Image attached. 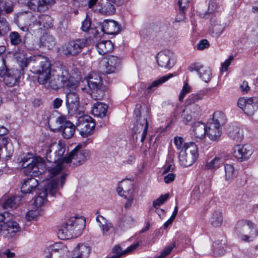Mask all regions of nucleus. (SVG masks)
<instances>
[{"label": "nucleus", "mask_w": 258, "mask_h": 258, "mask_svg": "<svg viewBox=\"0 0 258 258\" xmlns=\"http://www.w3.org/2000/svg\"><path fill=\"white\" fill-rule=\"evenodd\" d=\"M88 154L89 152L84 150L82 145H78L70 152L68 156H64L63 160L65 163H69L70 166H80L85 162Z\"/></svg>", "instance_id": "nucleus-10"}, {"label": "nucleus", "mask_w": 258, "mask_h": 258, "mask_svg": "<svg viewBox=\"0 0 258 258\" xmlns=\"http://www.w3.org/2000/svg\"><path fill=\"white\" fill-rule=\"evenodd\" d=\"M206 134L211 140L218 141L222 134L221 127L209 123L208 126L206 127Z\"/></svg>", "instance_id": "nucleus-32"}, {"label": "nucleus", "mask_w": 258, "mask_h": 258, "mask_svg": "<svg viewBox=\"0 0 258 258\" xmlns=\"http://www.w3.org/2000/svg\"><path fill=\"white\" fill-rule=\"evenodd\" d=\"M211 183L210 181L204 182L199 186L198 189L201 194L208 195L211 191Z\"/></svg>", "instance_id": "nucleus-50"}, {"label": "nucleus", "mask_w": 258, "mask_h": 258, "mask_svg": "<svg viewBox=\"0 0 258 258\" xmlns=\"http://www.w3.org/2000/svg\"><path fill=\"white\" fill-rule=\"evenodd\" d=\"M191 112H190L187 108H185L184 109L182 112L181 116L182 118V121L184 122L185 124H188V122L191 121L193 117H195V116H194V114H191Z\"/></svg>", "instance_id": "nucleus-52"}, {"label": "nucleus", "mask_w": 258, "mask_h": 258, "mask_svg": "<svg viewBox=\"0 0 258 258\" xmlns=\"http://www.w3.org/2000/svg\"><path fill=\"white\" fill-rule=\"evenodd\" d=\"M123 192L122 197H128L134 195V188L133 184L127 181L122 182Z\"/></svg>", "instance_id": "nucleus-43"}, {"label": "nucleus", "mask_w": 258, "mask_h": 258, "mask_svg": "<svg viewBox=\"0 0 258 258\" xmlns=\"http://www.w3.org/2000/svg\"><path fill=\"white\" fill-rule=\"evenodd\" d=\"M175 243L173 242L170 245L165 247V248L161 252V254L157 257V258L165 257L171 252L172 249L175 247Z\"/></svg>", "instance_id": "nucleus-54"}, {"label": "nucleus", "mask_w": 258, "mask_h": 258, "mask_svg": "<svg viewBox=\"0 0 258 258\" xmlns=\"http://www.w3.org/2000/svg\"><path fill=\"white\" fill-rule=\"evenodd\" d=\"M210 44L207 40L203 39L201 40L197 45L198 50H202L209 47Z\"/></svg>", "instance_id": "nucleus-63"}, {"label": "nucleus", "mask_w": 258, "mask_h": 258, "mask_svg": "<svg viewBox=\"0 0 258 258\" xmlns=\"http://www.w3.org/2000/svg\"><path fill=\"white\" fill-rule=\"evenodd\" d=\"M22 45L28 50H38L41 46V43L39 39L30 35L24 37Z\"/></svg>", "instance_id": "nucleus-28"}, {"label": "nucleus", "mask_w": 258, "mask_h": 258, "mask_svg": "<svg viewBox=\"0 0 258 258\" xmlns=\"http://www.w3.org/2000/svg\"><path fill=\"white\" fill-rule=\"evenodd\" d=\"M20 229L21 228L19 224L17 222L13 221L8 225L6 224L3 226L2 229L0 230V233L6 236L8 234L9 236L13 237L17 232L20 231Z\"/></svg>", "instance_id": "nucleus-30"}, {"label": "nucleus", "mask_w": 258, "mask_h": 258, "mask_svg": "<svg viewBox=\"0 0 258 258\" xmlns=\"http://www.w3.org/2000/svg\"><path fill=\"white\" fill-rule=\"evenodd\" d=\"M13 11V8L11 6H7L6 0H0V15L1 14H9Z\"/></svg>", "instance_id": "nucleus-53"}, {"label": "nucleus", "mask_w": 258, "mask_h": 258, "mask_svg": "<svg viewBox=\"0 0 258 258\" xmlns=\"http://www.w3.org/2000/svg\"><path fill=\"white\" fill-rule=\"evenodd\" d=\"M175 243L173 242L170 245L165 247V248L161 252V254L157 257V258L165 257L171 252L172 249L175 247Z\"/></svg>", "instance_id": "nucleus-55"}, {"label": "nucleus", "mask_w": 258, "mask_h": 258, "mask_svg": "<svg viewBox=\"0 0 258 258\" xmlns=\"http://www.w3.org/2000/svg\"><path fill=\"white\" fill-rule=\"evenodd\" d=\"M56 77L62 87L68 89H74L77 87V81L69 73V70L63 66L57 68L55 71Z\"/></svg>", "instance_id": "nucleus-11"}, {"label": "nucleus", "mask_w": 258, "mask_h": 258, "mask_svg": "<svg viewBox=\"0 0 258 258\" xmlns=\"http://www.w3.org/2000/svg\"><path fill=\"white\" fill-rule=\"evenodd\" d=\"M66 174H62L60 178H55L50 180H47L45 184L38 188L35 197L34 205L36 207L42 206L46 201V197L49 195L54 196L57 193L60 188H62L66 182Z\"/></svg>", "instance_id": "nucleus-3"}, {"label": "nucleus", "mask_w": 258, "mask_h": 258, "mask_svg": "<svg viewBox=\"0 0 258 258\" xmlns=\"http://www.w3.org/2000/svg\"><path fill=\"white\" fill-rule=\"evenodd\" d=\"M79 97L77 93L75 92H70L66 95V106L69 113L76 112L79 106Z\"/></svg>", "instance_id": "nucleus-21"}, {"label": "nucleus", "mask_w": 258, "mask_h": 258, "mask_svg": "<svg viewBox=\"0 0 258 258\" xmlns=\"http://www.w3.org/2000/svg\"><path fill=\"white\" fill-rule=\"evenodd\" d=\"M96 47L98 53L103 55L113 50V44L110 40H104L98 42L96 45Z\"/></svg>", "instance_id": "nucleus-35"}, {"label": "nucleus", "mask_w": 258, "mask_h": 258, "mask_svg": "<svg viewBox=\"0 0 258 258\" xmlns=\"http://www.w3.org/2000/svg\"><path fill=\"white\" fill-rule=\"evenodd\" d=\"M252 152L251 147L248 145H237L233 149V156L241 161L248 159Z\"/></svg>", "instance_id": "nucleus-17"}, {"label": "nucleus", "mask_w": 258, "mask_h": 258, "mask_svg": "<svg viewBox=\"0 0 258 258\" xmlns=\"http://www.w3.org/2000/svg\"><path fill=\"white\" fill-rule=\"evenodd\" d=\"M53 4V0H29L28 7L34 11L44 12Z\"/></svg>", "instance_id": "nucleus-24"}, {"label": "nucleus", "mask_w": 258, "mask_h": 258, "mask_svg": "<svg viewBox=\"0 0 258 258\" xmlns=\"http://www.w3.org/2000/svg\"><path fill=\"white\" fill-rule=\"evenodd\" d=\"M10 43L13 46H18L23 42V39L20 34L16 31L11 32L9 35Z\"/></svg>", "instance_id": "nucleus-42"}, {"label": "nucleus", "mask_w": 258, "mask_h": 258, "mask_svg": "<svg viewBox=\"0 0 258 258\" xmlns=\"http://www.w3.org/2000/svg\"><path fill=\"white\" fill-rule=\"evenodd\" d=\"M99 29L103 33L109 35H116L120 30V26L118 23L114 20H105Z\"/></svg>", "instance_id": "nucleus-22"}, {"label": "nucleus", "mask_w": 258, "mask_h": 258, "mask_svg": "<svg viewBox=\"0 0 258 258\" xmlns=\"http://www.w3.org/2000/svg\"><path fill=\"white\" fill-rule=\"evenodd\" d=\"M39 182L34 177H30L25 179L22 183L21 190L24 194H30L35 190L38 186Z\"/></svg>", "instance_id": "nucleus-27"}, {"label": "nucleus", "mask_w": 258, "mask_h": 258, "mask_svg": "<svg viewBox=\"0 0 258 258\" xmlns=\"http://www.w3.org/2000/svg\"><path fill=\"white\" fill-rule=\"evenodd\" d=\"M9 24L4 18L0 17V31L3 34H5L9 30Z\"/></svg>", "instance_id": "nucleus-62"}, {"label": "nucleus", "mask_w": 258, "mask_h": 258, "mask_svg": "<svg viewBox=\"0 0 258 258\" xmlns=\"http://www.w3.org/2000/svg\"><path fill=\"white\" fill-rule=\"evenodd\" d=\"M228 157V155L226 153L218 154L212 160L206 163L205 170L215 171L220 168Z\"/></svg>", "instance_id": "nucleus-20"}, {"label": "nucleus", "mask_w": 258, "mask_h": 258, "mask_svg": "<svg viewBox=\"0 0 258 258\" xmlns=\"http://www.w3.org/2000/svg\"><path fill=\"white\" fill-rule=\"evenodd\" d=\"M102 81L100 76L99 74L95 72L91 73L87 78V82H98Z\"/></svg>", "instance_id": "nucleus-60"}, {"label": "nucleus", "mask_w": 258, "mask_h": 258, "mask_svg": "<svg viewBox=\"0 0 258 258\" xmlns=\"http://www.w3.org/2000/svg\"><path fill=\"white\" fill-rule=\"evenodd\" d=\"M229 137L236 142H241L243 139V131L242 128L236 125H229L227 128Z\"/></svg>", "instance_id": "nucleus-31"}, {"label": "nucleus", "mask_w": 258, "mask_h": 258, "mask_svg": "<svg viewBox=\"0 0 258 258\" xmlns=\"http://www.w3.org/2000/svg\"><path fill=\"white\" fill-rule=\"evenodd\" d=\"M89 88L91 90L90 95L94 100H100L104 95V92L101 89L102 81L98 82H90L87 83Z\"/></svg>", "instance_id": "nucleus-25"}, {"label": "nucleus", "mask_w": 258, "mask_h": 258, "mask_svg": "<svg viewBox=\"0 0 258 258\" xmlns=\"http://www.w3.org/2000/svg\"><path fill=\"white\" fill-rule=\"evenodd\" d=\"M96 221L99 223V226L101 229L104 236L109 235L113 231L114 227L112 224L103 216L100 215L97 216Z\"/></svg>", "instance_id": "nucleus-26"}, {"label": "nucleus", "mask_w": 258, "mask_h": 258, "mask_svg": "<svg viewBox=\"0 0 258 258\" xmlns=\"http://www.w3.org/2000/svg\"><path fill=\"white\" fill-rule=\"evenodd\" d=\"M64 152L65 148L56 143H52L46 150L45 158L47 162L51 164V165L49 166L45 163V166L51 177L60 173L63 168V164L65 163L63 160Z\"/></svg>", "instance_id": "nucleus-2"}, {"label": "nucleus", "mask_w": 258, "mask_h": 258, "mask_svg": "<svg viewBox=\"0 0 258 258\" xmlns=\"http://www.w3.org/2000/svg\"><path fill=\"white\" fill-rule=\"evenodd\" d=\"M225 178L227 181L231 180L235 176L236 171L234 166L229 164H226L224 166Z\"/></svg>", "instance_id": "nucleus-45"}, {"label": "nucleus", "mask_w": 258, "mask_h": 258, "mask_svg": "<svg viewBox=\"0 0 258 258\" xmlns=\"http://www.w3.org/2000/svg\"><path fill=\"white\" fill-rule=\"evenodd\" d=\"M192 134L197 141L202 140L206 134V125L201 122H195L192 126Z\"/></svg>", "instance_id": "nucleus-33"}, {"label": "nucleus", "mask_w": 258, "mask_h": 258, "mask_svg": "<svg viewBox=\"0 0 258 258\" xmlns=\"http://www.w3.org/2000/svg\"><path fill=\"white\" fill-rule=\"evenodd\" d=\"M169 197V194L167 193L165 195H161L157 199L153 202V206L155 208H157V206H159L163 204Z\"/></svg>", "instance_id": "nucleus-57"}, {"label": "nucleus", "mask_w": 258, "mask_h": 258, "mask_svg": "<svg viewBox=\"0 0 258 258\" xmlns=\"http://www.w3.org/2000/svg\"><path fill=\"white\" fill-rule=\"evenodd\" d=\"M172 77H173V75L172 74H169L166 76H162L158 80L153 81L152 83L148 87V89L149 91L151 90L153 88L159 86Z\"/></svg>", "instance_id": "nucleus-47"}, {"label": "nucleus", "mask_w": 258, "mask_h": 258, "mask_svg": "<svg viewBox=\"0 0 258 258\" xmlns=\"http://www.w3.org/2000/svg\"><path fill=\"white\" fill-rule=\"evenodd\" d=\"M123 226H130L133 222V218L127 215L124 216L121 219Z\"/></svg>", "instance_id": "nucleus-64"}, {"label": "nucleus", "mask_w": 258, "mask_h": 258, "mask_svg": "<svg viewBox=\"0 0 258 258\" xmlns=\"http://www.w3.org/2000/svg\"><path fill=\"white\" fill-rule=\"evenodd\" d=\"M79 121L80 135L84 138L90 136L96 125L94 119L89 116H84L80 117Z\"/></svg>", "instance_id": "nucleus-15"}, {"label": "nucleus", "mask_w": 258, "mask_h": 258, "mask_svg": "<svg viewBox=\"0 0 258 258\" xmlns=\"http://www.w3.org/2000/svg\"><path fill=\"white\" fill-rule=\"evenodd\" d=\"M116 9L114 5L107 3L103 7L99 9V12L105 15H112L115 13Z\"/></svg>", "instance_id": "nucleus-48"}, {"label": "nucleus", "mask_w": 258, "mask_h": 258, "mask_svg": "<svg viewBox=\"0 0 258 258\" xmlns=\"http://www.w3.org/2000/svg\"><path fill=\"white\" fill-rule=\"evenodd\" d=\"M105 67L106 73L108 74L113 73L118 69L120 64V59L117 56L109 55L106 58Z\"/></svg>", "instance_id": "nucleus-29"}, {"label": "nucleus", "mask_w": 258, "mask_h": 258, "mask_svg": "<svg viewBox=\"0 0 258 258\" xmlns=\"http://www.w3.org/2000/svg\"><path fill=\"white\" fill-rule=\"evenodd\" d=\"M235 231L240 236L242 240L249 241L257 234L254 224L250 221L241 220L237 222L235 226Z\"/></svg>", "instance_id": "nucleus-8"}, {"label": "nucleus", "mask_w": 258, "mask_h": 258, "mask_svg": "<svg viewBox=\"0 0 258 258\" xmlns=\"http://www.w3.org/2000/svg\"><path fill=\"white\" fill-rule=\"evenodd\" d=\"M68 252L67 247L62 242L50 245L45 251L46 258H66Z\"/></svg>", "instance_id": "nucleus-14"}, {"label": "nucleus", "mask_w": 258, "mask_h": 258, "mask_svg": "<svg viewBox=\"0 0 258 258\" xmlns=\"http://www.w3.org/2000/svg\"><path fill=\"white\" fill-rule=\"evenodd\" d=\"M91 251V248L88 245L84 244H79L74 249L73 254L80 258H88Z\"/></svg>", "instance_id": "nucleus-37"}, {"label": "nucleus", "mask_w": 258, "mask_h": 258, "mask_svg": "<svg viewBox=\"0 0 258 258\" xmlns=\"http://www.w3.org/2000/svg\"><path fill=\"white\" fill-rule=\"evenodd\" d=\"M113 252L115 253V255L108 258H119L123 255H125V253H123V251L122 250L121 247L119 245H116L113 247Z\"/></svg>", "instance_id": "nucleus-61"}, {"label": "nucleus", "mask_w": 258, "mask_h": 258, "mask_svg": "<svg viewBox=\"0 0 258 258\" xmlns=\"http://www.w3.org/2000/svg\"><path fill=\"white\" fill-rule=\"evenodd\" d=\"M25 66L28 64L32 66L33 73L38 75V81L40 84H45L48 83V86L53 89H56L62 87L60 81H58L56 74L51 75V64L48 58L41 55H34L29 59L25 60Z\"/></svg>", "instance_id": "nucleus-1"}, {"label": "nucleus", "mask_w": 258, "mask_h": 258, "mask_svg": "<svg viewBox=\"0 0 258 258\" xmlns=\"http://www.w3.org/2000/svg\"><path fill=\"white\" fill-rule=\"evenodd\" d=\"M211 225L215 227H219L221 226L223 221V218L221 211L215 210L212 213L210 219Z\"/></svg>", "instance_id": "nucleus-38"}, {"label": "nucleus", "mask_w": 258, "mask_h": 258, "mask_svg": "<svg viewBox=\"0 0 258 258\" xmlns=\"http://www.w3.org/2000/svg\"><path fill=\"white\" fill-rule=\"evenodd\" d=\"M219 8V5L216 0H210L207 12L204 14H200V16L203 18H206L207 15L218 11Z\"/></svg>", "instance_id": "nucleus-46"}, {"label": "nucleus", "mask_w": 258, "mask_h": 258, "mask_svg": "<svg viewBox=\"0 0 258 258\" xmlns=\"http://www.w3.org/2000/svg\"><path fill=\"white\" fill-rule=\"evenodd\" d=\"M237 105L245 114L252 116L258 109V98L241 97L238 100Z\"/></svg>", "instance_id": "nucleus-13"}, {"label": "nucleus", "mask_w": 258, "mask_h": 258, "mask_svg": "<svg viewBox=\"0 0 258 258\" xmlns=\"http://www.w3.org/2000/svg\"><path fill=\"white\" fill-rule=\"evenodd\" d=\"M42 159L40 158L35 160L32 157H24L21 161L22 166L24 169V172L27 175L37 176L42 174L43 172V167L45 163L42 161Z\"/></svg>", "instance_id": "nucleus-9"}, {"label": "nucleus", "mask_w": 258, "mask_h": 258, "mask_svg": "<svg viewBox=\"0 0 258 258\" xmlns=\"http://www.w3.org/2000/svg\"><path fill=\"white\" fill-rule=\"evenodd\" d=\"M108 109V106L103 103H95L92 107V113L95 116L103 117L105 116Z\"/></svg>", "instance_id": "nucleus-36"}, {"label": "nucleus", "mask_w": 258, "mask_h": 258, "mask_svg": "<svg viewBox=\"0 0 258 258\" xmlns=\"http://www.w3.org/2000/svg\"><path fill=\"white\" fill-rule=\"evenodd\" d=\"M48 124L51 130L53 132H60L62 137L67 139H70L74 136L76 128L64 115L50 118L48 120Z\"/></svg>", "instance_id": "nucleus-6"}, {"label": "nucleus", "mask_w": 258, "mask_h": 258, "mask_svg": "<svg viewBox=\"0 0 258 258\" xmlns=\"http://www.w3.org/2000/svg\"><path fill=\"white\" fill-rule=\"evenodd\" d=\"M175 243L173 242L170 245L165 247V248L161 252V254L157 257V258L165 257L171 252L172 249L175 247Z\"/></svg>", "instance_id": "nucleus-56"}, {"label": "nucleus", "mask_w": 258, "mask_h": 258, "mask_svg": "<svg viewBox=\"0 0 258 258\" xmlns=\"http://www.w3.org/2000/svg\"><path fill=\"white\" fill-rule=\"evenodd\" d=\"M203 96L200 94H192L189 95L188 98L186 100V103L187 105H190L194 104L195 102L200 100L202 99Z\"/></svg>", "instance_id": "nucleus-58"}, {"label": "nucleus", "mask_w": 258, "mask_h": 258, "mask_svg": "<svg viewBox=\"0 0 258 258\" xmlns=\"http://www.w3.org/2000/svg\"><path fill=\"white\" fill-rule=\"evenodd\" d=\"M39 41L41 43V46H46L49 49L52 48L55 45L54 38L48 34L43 35L39 39Z\"/></svg>", "instance_id": "nucleus-39"}, {"label": "nucleus", "mask_w": 258, "mask_h": 258, "mask_svg": "<svg viewBox=\"0 0 258 258\" xmlns=\"http://www.w3.org/2000/svg\"><path fill=\"white\" fill-rule=\"evenodd\" d=\"M2 66L0 67V77L4 78L11 69H8L6 65V61L4 57L1 58Z\"/></svg>", "instance_id": "nucleus-59"}, {"label": "nucleus", "mask_w": 258, "mask_h": 258, "mask_svg": "<svg viewBox=\"0 0 258 258\" xmlns=\"http://www.w3.org/2000/svg\"><path fill=\"white\" fill-rule=\"evenodd\" d=\"M198 157V147L194 142L184 143L179 153L180 164L184 167L192 165Z\"/></svg>", "instance_id": "nucleus-7"}, {"label": "nucleus", "mask_w": 258, "mask_h": 258, "mask_svg": "<svg viewBox=\"0 0 258 258\" xmlns=\"http://www.w3.org/2000/svg\"><path fill=\"white\" fill-rule=\"evenodd\" d=\"M87 40L85 38L77 39L66 43L62 47V53L66 56H77L86 46Z\"/></svg>", "instance_id": "nucleus-12"}, {"label": "nucleus", "mask_w": 258, "mask_h": 258, "mask_svg": "<svg viewBox=\"0 0 258 258\" xmlns=\"http://www.w3.org/2000/svg\"><path fill=\"white\" fill-rule=\"evenodd\" d=\"M226 24L215 16L210 19V29L213 37H218L223 32Z\"/></svg>", "instance_id": "nucleus-23"}, {"label": "nucleus", "mask_w": 258, "mask_h": 258, "mask_svg": "<svg viewBox=\"0 0 258 258\" xmlns=\"http://www.w3.org/2000/svg\"><path fill=\"white\" fill-rule=\"evenodd\" d=\"M190 0H177V5L179 7V11L182 12V18H178V21H184L185 19V13L186 8L189 6Z\"/></svg>", "instance_id": "nucleus-44"}, {"label": "nucleus", "mask_w": 258, "mask_h": 258, "mask_svg": "<svg viewBox=\"0 0 258 258\" xmlns=\"http://www.w3.org/2000/svg\"><path fill=\"white\" fill-rule=\"evenodd\" d=\"M14 151L11 140L8 137L0 138V159L8 160Z\"/></svg>", "instance_id": "nucleus-18"}, {"label": "nucleus", "mask_w": 258, "mask_h": 258, "mask_svg": "<svg viewBox=\"0 0 258 258\" xmlns=\"http://www.w3.org/2000/svg\"><path fill=\"white\" fill-rule=\"evenodd\" d=\"M149 113V110L147 106L144 105L143 107L141 104L136 105L134 113L136 121L134 123L132 129L135 134L142 133L141 141L142 143L144 142L147 135Z\"/></svg>", "instance_id": "nucleus-4"}, {"label": "nucleus", "mask_w": 258, "mask_h": 258, "mask_svg": "<svg viewBox=\"0 0 258 258\" xmlns=\"http://www.w3.org/2000/svg\"><path fill=\"white\" fill-rule=\"evenodd\" d=\"M20 71L11 69L9 73L4 78L5 83L10 87L16 85L20 77Z\"/></svg>", "instance_id": "nucleus-34"}, {"label": "nucleus", "mask_w": 258, "mask_h": 258, "mask_svg": "<svg viewBox=\"0 0 258 258\" xmlns=\"http://www.w3.org/2000/svg\"><path fill=\"white\" fill-rule=\"evenodd\" d=\"M157 61L158 65L161 67L169 69L174 66L176 59L172 52L164 50L158 54Z\"/></svg>", "instance_id": "nucleus-16"}, {"label": "nucleus", "mask_w": 258, "mask_h": 258, "mask_svg": "<svg viewBox=\"0 0 258 258\" xmlns=\"http://www.w3.org/2000/svg\"><path fill=\"white\" fill-rule=\"evenodd\" d=\"M13 215L9 212H5L0 214V230L3 226L13 221Z\"/></svg>", "instance_id": "nucleus-41"}, {"label": "nucleus", "mask_w": 258, "mask_h": 258, "mask_svg": "<svg viewBox=\"0 0 258 258\" xmlns=\"http://www.w3.org/2000/svg\"><path fill=\"white\" fill-rule=\"evenodd\" d=\"M225 116L224 114L221 111H216L213 114V118L212 121L209 123L215 124L217 126H220L222 124L224 123Z\"/></svg>", "instance_id": "nucleus-40"}, {"label": "nucleus", "mask_w": 258, "mask_h": 258, "mask_svg": "<svg viewBox=\"0 0 258 258\" xmlns=\"http://www.w3.org/2000/svg\"><path fill=\"white\" fill-rule=\"evenodd\" d=\"M190 72L196 71L199 77L205 82L210 81L211 78L212 73L209 68L204 67L199 63L191 64L188 68Z\"/></svg>", "instance_id": "nucleus-19"}, {"label": "nucleus", "mask_w": 258, "mask_h": 258, "mask_svg": "<svg viewBox=\"0 0 258 258\" xmlns=\"http://www.w3.org/2000/svg\"><path fill=\"white\" fill-rule=\"evenodd\" d=\"M85 226V221L81 218L71 217L67 219L58 230V237L69 239L80 234Z\"/></svg>", "instance_id": "nucleus-5"}, {"label": "nucleus", "mask_w": 258, "mask_h": 258, "mask_svg": "<svg viewBox=\"0 0 258 258\" xmlns=\"http://www.w3.org/2000/svg\"><path fill=\"white\" fill-rule=\"evenodd\" d=\"M17 199L16 197H14L9 198L3 203V208L4 209L15 208L18 205V203L16 202Z\"/></svg>", "instance_id": "nucleus-49"}, {"label": "nucleus", "mask_w": 258, "mask_h": 258, "mask_svg": "<svg viewBox=\"0 0 258 258\" xmlns=\"http://www.w3.org/2000/svg\"><path fill=\"white\" fill-rule=\"evenodd\" d=\"M41 215L40 210L37 209L28 211L26 218L28 221L36 220Z\"/></svg>", "instance_id": "nucleus-51"}]
</instances>
